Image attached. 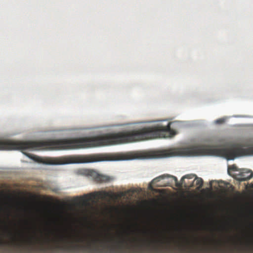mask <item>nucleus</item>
Segmentation results:
<instances>
[{"instance_id": "7ed1b4c3", "label": "nucleus", "mask_w": 253, "mask_h": 253, "mask_svg": "<svg viewBox=\"0 0 253 253\" xmlns=\"http://www.w3.org/2000/svg\"><path fill=\"white\" fill-rule=\"evenodd\" d=\"M111 195L109 193L106 191L98 192L93 193H91L90 195H85L83 197H80L82 202L86 203L87 202L98 199H104L107 197H110ZM79 197H76V199H78Z\"/></svg>"}, {"instance_id": "f03ea898", "label": "nucleus", "mask_w": 253, "mask_h": 253, "mask_svg": "<svg viewBox=\"0 0 253 253\" xmlns=\"http://www.w3.org/2000/svg\"><path fill=\"white\" fill-rule=\"evenodd\" d=\"M82 174L90 178L97 183H106L112 180L109 176L100 174L93 169H85L82 171Z\"/></svg>"}, {"instance_id": "1a4fd4ad", "label": "nucleus", "mask_w": 253, "mask_h": 253, "mask_svg": "<svg viewBox=\"0 0 253 253\" xmlns=\"http://www.w3.org/2000/svg\"><path fill=\"white\" fill-rule=\"evenodd\" d=\"M45 164L48 165H59L62 164V163L53 159H50L47 161V162H45Z\"/></svg>"}, {"instance_id": "9d476101", "label": "nucleus", "mask_w": 253, "mask_h": 253, "mask_svg": "<svg viewBox=\"0 0 253 253\" xmlns=\"http://www.w3.org/2000/svg\"><path fill=\"white\" fill-rule=\"evenodd\" d=\"M23 154L27 156V157H29L32 160H35L36 161H38V157L35 156V155H31L29 153H26V152H23Z\"/></svg>"}, {"instance_id": "0eeeda50", "label": "nucleus", "mask_w": 253, "mask_h": 253, "mask_svg": "<svg viewBox=\"0 0 253 253\" xmlns=\"http://www.w3.org/2000/svg\"><path fill=\"white\" fill-rule=\"evenodd\" d=\"M194 182H195V185L197 186L198 190L201 188V187H202V185H203V180H202V178H195V179H194Z\"/></svg>"}, {"instance_id": "f257e3e1", "label": "nucleus", "mask_w": 253, "mask_h": 253, "mask_svg": "<svg viewBox=\"0 0 253 253\" xmlns=\"http://www.w3.org/2000/svg\"><path fill=\"white\" fill-rule=\"evenodd\" d=\"M223 157L228 160H233L239 157L253 156V145L244 148L239 144H232L227 147L219 148L204 145H194L183 148V156Z\"/></svg>"}, {"instance_id": "423d86ee", "label": "nucleus", "mask_w": 253, "mask_h": 253, "mask_svg": "<svg viewBox=\"0 0 253 253\" xmlns=\"http://www.w3.org/2000/svg\"><path fill=\"white\" fill-rule=\"evenodd\" d=\"M101 160L98 158V157L96 156H88L86 157L85 160H84V162L85 163H93L95 162H98L101 161Z\"/></svg>"}, {"instance_id": "ddd939ff", "label": "nucleus", "mask_w": 253, "mask_h": 253, "mask_svg": "<svg viewBox=\"0 0 253 253\" xmlns=\"http://www.w3.org/2000/svg\"><path fill=\"white\" fill-rule=\"evenodd\" d=\"M230 169L233 170L234 171H237V168L234 166H232V167L230 168Z\"/></svg>"}, {"instance_id": "4468645a", "label": "nucleus", "mask_w": 253, "mask_h": 253, "mask_svg": "<svg viewBox=\"0 0 253 253\" xmlns=\"http://www.w3.org/2000/svg\"><path fill=\"white\" fill-rule=\"evenodd\" d=\"M4 230H5V231L9 233V234H10V232L7 229V227L6 226H5Z\"/></svg>"}, {"instance_id": "2eb2a0df", "label": "nucleus", "mask_w": 253, "mask_h": 253, "mask_svg": "<svg viewBox=\"0 0 253 253\" xmlns=\"http://www.w3.org/2000/svg\"><path fill=\"white\" fill-rule=\"evenodd\" d=\"M0 229H1V227L0 226Z\"/></svg>"}, {"instance_id": "6e6552de", "label": "nucleus", "mask_w": 253, "mask_h": 253, "mask_svg": "<svg viewBox=\"0 0 253 253\" xmlns=\"http://www.w3.org/2000/svg\"><path fill=\"white\" fill-rule=\"evenodd\" d=\"M194 177H195V178H198L196 176V175L194 174H187L183 176V178L181 179V181L183 182L184 179H191L194 178Z\"/></svg>"}, {"instance_id": "9b49d317", "label": "nucleus", "mask_w": 253, "mask_h": 253, "mask_svg": "<svg viewBox=\"0 0 253 253\" xmlns=\"http://www.w3.org/2000/svg\"><path fill=\"white\" fill-rule=\"evenodd\" d=\"M172 155V154H171V153L169 152H168V151L163 152V156H164V157H170Z\"/></svg>"}, {"instance_id": "20e7f679", "label": "nucleus", "mask_w": 253, "mask_h": 253, "mask_svg": "<svg viewBox=\"0 0 253 253\" xmlns=\"http://www.w3.org/2000/svg\"><path fill=\"white\" fill-rule=\"evenodd\" d=\"M253 176V173L252 170L244 169L239 174H238V180L240 182H243L251 179Z\"/></svg>"}, {"instance_id": "f8f14e48", "label": "nucleus", "mask_w": 253, "mask_h": 253, "mask_svg": "<svg viewBox=\"0 0 253 253\" xmlns=\"http://www.w3.org/2000/svg\"><path fill=\"white\" fill-rule=\"evenodd\" d=\"M224 119L223 118H220L216 120V124H222L224 123Z\"/></svg>"}, {"instance_id": "39448f33", "label": "nucleus", "mask_w": 253, "mask_h": 253, "mask_svg": "<svg viewBox=\"0 0 253 253\" xmlns=\"http://www.w3.org/2000/svg\"><path fill=\"white\" fill-rule=\"evenodd\" d=\"M171 177L173 180H174V181H175V186H176L178 188H181L182 187V185H183V181L178 182L177 181V178L176 177L173 176H170L169 174H164L160 175L158 176V177L154 179L153 180V182H158L160 179H164L166 177Z\"/></svg>"}]
</instances>
